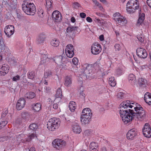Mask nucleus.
Here are the masks:
<instances>
[{
    "label": "nucleus",
    "mask_w": 151,
    "mask_h": 151,
    "mask_svg": "<svg viewBox=\"0 0 151 151\" xmlns=\"http://www.w3.org/2000/svg\"><path fill=\"white\" fill-rule=\"evenodd\" d=\"M33 0H24L22 4V10L27 14L34 15L36 12V9Z\"/></svg>",
    "instance_id": "1"
},
{
    "label": "nucleus",
    "mask_w": 151,
    "mask_h": 151,
    "mask_svg": "<svg viewBox=\"0 0 151 151\" xmlns=\"http://www.w3.org/2000/svg\"><path fill=\"white\" fill-rule=\"evenodd\" d=\"M134 109L135 112L132 110V112L131 113L133 119L135 118V120H142L145 118L146 116L145 111L140 105L134 107Z\"/></svg>",
    "instance_id": "2"
},
{
    "label": "nucleus",
    "mask_w": 151,
    "mask_h": 151,
    "mask_svg": "<svg viewBox=\"0 0 151 151\" xmlns=\"http://www.w3.org/2000/svg\"><path fill=\"white\" fill-rule=\"evenodd\" d=\"M60 123V121L59 118H51L47 122V128L50 131H54L59 128Z\"/></svg>",
    "instance_id": "3"
},
{
    "label": "nucleus",
    "mask_w": 151,
    "mask_h": 151,
    "mask_svg": "<svg viewBox=\"0 0 151 151\" xmlns=\"http://www.w3.org/2000/svg\"><path fill=\"white\" fill-rule=\"evenodd\" d=\"M132 112V110L129 109H120L119 111V113L122 120L124 122L127 124L132 121V118L131 113Z\"/></svg>",
    "instance_id": "4"
},
{
    "label": "nucleus",
    "mask_w": 151,
    "mask_h": 151,
    "mask_svg": "<svg viewBox=\"0 0 151 151\" xmlns=\"http://www.w3.org/2000/svg\"><path fill=\"white\" fill-rule=\"evenodd\" d=\"M114 19L119 25L123 26L127 23V21L126 18L122 16H121L118 13L114 14Z\"/></svg>",
    "instance_id": "5"
},
{
    "label": "nucleus",
    "mask_w": 151,
    "mask_h": 151,
    "mask_svg": "<svg viewBox=\"0 0 151 151\" xmlns=\"http://www.w3.org/2000/svg\"><path fill=\"white\" fill-rule=\"evenodd\" d=\"M52 144L54 148L59 150L65 145L66 142L62 139H57L53 140Z\"/></svg>",
    "instance_id": "6"
},
{
    "label": "nucleus",
    "mask_w": 151,
    "mask_h": 151,
    "mask_svg": "<svg viewBox=\"0 0 151 151\" xmlns=\"http://www.w3.org/2000/svg\"><path fill=\"white\" fill-rule=\"evenodd\" d=\"M142 132L143 134L145 137L148 138L151 137V129L148 123L145 124L142 129Z\"/></svg>",
    "instance_id": "7"
},
{
    "label": "nucleus",
    "mask_w": 151,
    "mask_h": 151,
    "mask_svg": "<svg viewBox=\"0 0 151 151\" xmlns=\"http://www.w3.org/2000/svg\"><path fill=\"white\" fill-rule=\"evenodd\" d=\"M136 52L137 55L140 58L144 59L147 57V52L143 48H138L136 50Z\"/></svg>",
    "instance_id": "8"
},
{
    "label": "nucleus",
    "mask_w": 151,
    "mask_h": 151,
    "mask_svg": "<svg viewBox=\"0 0 151 151\" xmlns=\"http://www.w3.org/2000/svg\"><path fill=\"white\" fill-rule=\"evenodd\" d=\"M91 48V52L93 55H96L99 54L101 50V45L96 43L93 44Z\"/></svg>",
    "instance_id": "9"
},
{
    "label": "nucleus",
    "mask_w": 151,
    "mask_h": 151,
    "mask_svg": "<svg viewBox=\"0 0 151 151\" xmlns=\"http://www.w3.org/2000/svg\"><path fill=\"white\" fill-rule=\"evenodd\" d=\"M134 104V103H132V101L129 100H127L123 102L120 105V108L121 109H127L128 108H132V107H134L132 105Z\"/></svg>",
    "instance_id": "10"
},
{
    "label": "nucleus",
    "mask_w": 151,
    "mask_h": 151,
    "mask_svg": "<svg viewBox=\"0 0 151 151\" xmlns=\"http://www.w3.org/2000/svg\"><path fill=\"white\" fill-rule=\"evenodd\" d=\"M14 30V27L13 25H9L5 27L4 32L8 37H10L13 34Z\"/></svg>",
    "instance_id": "11"
},
{
    "label": "nucleus",
    "mask_w": 151,
    "mask_h": 151,
    "mask_svg": "<svg viewBox=\"0 0 151 151\" xmlns=\"http://www.w3.org/2000/svg\"><path fill=\"white\" fill-rule=\"evenodd\" d=\"M52 17L54 22H59L62 19L61 14L58 11H55L53 12Z\"/></svg>",
    "instance_id": "12"
},
{
    "label": "nucleus",
    "mask_w": 151,
    "mask_h": 151,
    "mask_svg": "<svg viewBox=\"0 0 151 151\" xmlns=\"http://www.w3.org/2000/svg\"><path fill=\"white\" fill-rule=\"evenodd\" d=\"M137 132L134 129H132L128 131L127 134V138L128 139L132 140L137 136Z\"/></svg>",
    "instance_id": "13"
},
{
    "label": "nucleus",
    "mask_w": 151,
    "mask_h": 151,
    "mask_svg": "<svg viewBox=\"0 0 151 151\" xmlns=\"http://www.w3.org/2000/svg\"><path fill=\"white\" fill-rule=\"evenodd\" d=\"M25 101L23 99H20L18 101L16 105V108L17 110L22 109L25 105Z\"/></svg>",
    "instance_id": "14"
},
{
    "label": "nucleus",
    "mask_w": 151,
    "mask_h": 151,
    "mask_svg": "<svg viewBox=\"0 0 151 151\" xmlns=\"http://www.w3.org/2000/svg\"><path fill=\"white\" fill-rule=\"evenodd\" d=\"M8 66L4 64L0 67V75L1 76H4L6 74L9 72Z\"/></svg>",
    "instance_id": "15"
},
{
    "label": "nucleus",
    "mask_w": 151,
    "mask_h": 151,
    "mask_svg": "<svg viewBox=\"0 0 151 151\" xmlns=\"http://www.w3.org/2000/svg\"><path fill=\"white\" fill-rule=\"evenodd\" d=\"M138 9H139V11H141L139 6H135L134 7L130 5L127 6V11L129 13H133L136 10Z\"/></svg>",
    "instance_id": "16"
},
{
    "label": "nucleus",
    "mask_w": 151,
    "mask_h": 151,
    "mask_svg": "<svg viewBox=\"0 0 151 151\" xmlns=\"http://www.w3.org/2000/svg\"><path fill=\"white\" fill-rule=\"evenodd\" d=\"M144 99L146 102L149 105H151V94L148 92L145 94Z\"/></svg>",
    "instance_id": "17"
},
{
    "label": "nucleus",
    "mask_w": 151,
    "mask_h": 151,
    "mask_svg": "<svg viewBox=\"0 0 151 151\" xmlns=\"http://www.w3.org/2000/svg\"><path fill=\"white\" fill-rule=\"evenodd\" d=\"M46 38V37L45 34L43 33L40 34L37 38V43L39 44L43 43Z\"/></svg>",
    "instance_id": "18"
},
{
    "label": "nucleus",
    "mask_w": 151,
    "mask_h": 151,
    "mask_svg": "<svg viewBox=\"0 0 151 151\" xmlns=\"http://www.w3.org/2000/svg\"><path fill=\"white\" fill-rule=\"evenodd\" d=\"M54 60L58 65H61L63 62V58L62 56H55Z\"/></svg>",
    "instance_id": "19"
},
{
    "label": "nucleus",
    "mask_w": 151,
    "mask_h": 151,
    "mask_svg": "<svg viewBox=\"0 0 151 151\" xmlns=\"http://www.w3.org/2000/svg\"><path fill=\"white\" fill-rule=\"evenodd\" d=\"M73 132L76 134H79L81 129L80 127L77 124H74L73 126Z\"/></svg>",
    "instance_id": "20"
},
{
    "label": "nucleus",
    "mask_w": 151,
    "mask_h": 151,
    "mask_svg": "<svg viewBox=\"0 0 151 151\" xmlns=\"http://www.w3.org/2000/svg\"><path fill=\"white\" fill-rule=\"evenodd\" d=\"M41 59V63L42 64L47 63L50 60V58H48L47 54H42Z\"/></svg>",
    "instance_id": "21"
},
{
    "label": "nucleus",
    "mask_w": 151,
    "mask_h": 151,
    "mask_svg": "<svg viewBox=\"0 0 151 151\" xmlns=\"http://www.w3.org/2000/svg\"><path fill=\"white\" fill-rule=\"evenodd\" d=\"M137 0H129L127 2V6L128 5L134 7L135 6H139V4L137 3Z\"/></svg>",
    "instance_id": "22"
},
{
    "label": "nucleus",
    "mask_w": 151,
    "mask_h": 151,
    "mask_svg": "<svg viewBox=\"0 0 151 151\" xmlns=\"http://www.w3.org/2000/svg\"><path fill=\"white\" fill-rule=\"evenodd\" d=\"M147 81L145 79L141 78L139 79L138 84L140 86L145 87L147 84Z\"/></svg>",
    "instance_id": "23"
},
{
    "label": "nucleus",
    "mask_w": 151,
    "mask_h": 151,
    "mask_svg": "<svg viewBox=\"0 0 151 151\" xmlns=\"http://www.w3.org/2000/svg\"><path fill=\"white\" fill-rule=\"evenodd\" d=\"M128 78L129 82L132 84H134L136 82L135 76L133 74H129L128 76Z\"/></svg>",
    "instance_id": "24"
},
{
    "label": "nucleus",
    "mask_w": 151,
    "mask_h": 151,
    "mask_svg": "<svg viewBox=\"0 0 151 151\" xmlns=\"http://www.w3.org/2000/svg\"><path fill=\"white\" fill-rule=\"evenodd\" d=\"M35 95V94L34 92H29L26 93L25 96L27 99H31L34 98Z\"/></svg>",
    "instance_id": "25"
},
{
    "label": "nucleus",
    "mask_w": 151,
    "mask_h": 151,
    "mask_svg": "<svg viewBox=\"0 0 151 151\" xmlns=\"http://www.w3.org/2000/svg\"><path fill=\"white\" fill-rule=\"evenodd\" d=\"M71 78L70 76H67L66 77L65 81V85L67 86H70L72 83Z\"/></svg>",
    "instance_id": "26"
},
{
    "label": "nucleus",
    "mask_w": 151,
    "mask_h": 151,
    "mask_svg": "<svg viewBox=\"0 0 151 151\" xmlns=\"http://www.w3.org/2000/svg\"><path fill=\"white\" fill-rule=\"evenodd\" d=\"M76 103L73 101H70L69 104V107L72 112H73L76 109Z\"/></svg>",
    "instance_id": "27"
},
{
    "label": "nucleus",
    "mask_w": 151,
    "mask_h": 151,
    "mask_svg": "<svg viewBox=\"0 0 151 151\" xmlns=\"http://www.w3.org/2000/svg\"><path fill=\"white\" fill-rule=\"evenodd\" d=\"M41 105L40 104L37 103L33 105V110H34L35 112H38L41 109Z\"/></svg>",
    "instance_id": "28"
},
{
    "label": "nucleus",
    "mask_w": 151,
    "mask_h": 151,
    "mask_svg": "<svg viewBox=\"0 0 151 151\" xmlns=\"http://www.w3.org/2000/svg\"><path fill=\"white\" fill-rule=\"evenodd\" d=\"M81 122L82 124L84 125L87 124H89L91 119L87 118H84V117H81Z\"/></svg>",
    "instance_id": "29"
},
{
    "label": "nucleus",
    "mask_w": 151,
    "mask_h": 151,
    "mask_svg": "<svg viewBox=\"0 0 151 151\" xmlns=\"http://www.w3.org/2000/svg\"><path fill=\"white\" fill-rule=\"evenodd\" d=\"M50 44L53 47H57L59 45V42L57 39H54L52 40Z\"/></svg>",
    "instance_id": "30"
},
{
    "label": "nucleus",
    "mask_w": 151,
    "mask_h": 151,
    "mask_svg": "<svg viewBox=\"0 0 151 151\" xmlns=\"http://www.w3.org/2000/svg\"><path fill=\"white\" fill-rule=\"evenodd\" d=\"M78 27H77L69 26L67 28L66 31L68 33H70L73 32L75 30H77L78 29Z\"/></svg>",
    "instance_id": "31"
},
{
    "label": "nucleus",
    "mask_w": 151,
    "mask_h": 151,
    "mask_svg": "<svg viewBox=\"0 0 151 151\" xmlns=\"http://www.w3.org/2000/svg\"><path fill=\"white\" fill-rule=\"evenodd\" d=\"M108 83L112 87L114 86L116 84V83L114 80V78L112 77L109 78Z\"/></svg>",
    "instance_id": "32"
},
{
    "label": "nucleus",
    "mask_w": 151,
    "mask_h": 151,
    "mask_svg": "<svg viewBox=\"0 0 151 151\" xmlns=\"http://www.w3.org/2000/svg\"><path fill=\"white\" fill-rule=\"evenodd\" d=\"M145 15L144 13H142L141 14H139V17L138 19L137 24H142L145 19Z\"/></svg>",
    "instance_id": "33"
},
{
    "label": "nucleus",
    "mask_w": 151,
    "mask_h": 151,
    "mask_svg": "<svg viewBox=\"0 0 151 151\" xmlns=\"http://www.w3.org/2000/svg\"><path fill=\"white\" fill-rule=\"evenodd\" d=\"M82 114L86 115H92L91 110L88 108L84 109L82 111Z\"/></svg>",
    "instance_id": "34"
},
{
    "label": "nucleus",
    "mask_w": 151,
    "mask_h": 151,
    "mask_svg": "<svg viewBox=\"0 0 151 151\" xmlns=\"http://www.w3.org/2000/svg\"><path fill=\"white\" fill-rule=\"evenodd\" d=\"M90 149L93 150L94 149L95 150L96 148H98V146L97 143L95 142H92L90 143L89 145Z\"/></svg>",
    "instance_id": "35"
},
{
    "label": "nucleus",
    "mask_w": 151,
    "mask_h": 151,
    "mask_svg": "<svg viewBox=\"0 0 151 151\" xmlns=\"http://www.w3.org/2000/svg\"><path fill=\"white\" fill-rule=\"evenodd\" d=\"M124 70L122 68H119L117 69L116 72V74L118 76H120L123 73Z\"/></svg>",
    "instance_id": "36"
},
{
    "label": "nucleus",
    "mask_w": 151,
    "mask_h": 151,
    "mask_svg": "<svg viewBox=\"0 0 151 151\" xmlns=\"http://www.w3.org/2000/svg\"><path fill=\"white\" fill-rule=\"evenodd\" d=\"M65 52L67 56L70 58H72L74 55V51L68 50L65 51Z\"/></svg>",
    "instance_id": "37"
},
{
    "label": "nucleus",
    "mask_w": 151,
    "mask_h": 151,
    "mask_svg": "<svg viewBox=\"0 0 151 151\" xmlns=\"http://www.w3.org/2000/svg\"><path fill=\"white\" fill-rule=\"evenodd\" d=\"M52 72L50 70H46L44 73V77L45 78H47L49 76L52 75Z\"/></svg>",
    "instance_id": "38"
},
{
    "label": "nucleus",
    "mask_w": 151,
    "mask_h": 151,
    "mask_svg": "<svg viewBox=\"0 0 151 151\" xmlns=\"http://www.w3.org/2000/svg\"><path fill=\"white\" fill-rule=\"evenodd\" d=\"M35 73L34 71L29 72L27 73V76L28 78L33 79L35 77Z\"/></svg>",
    "instance_id": "39"
},
{
    "label": "nucleus",
    "mask_w": 151,
    "mask_h": 151,
    "mask_svg": "<svg viewBox=\"0 0 151 151\" xmlns=\"http://www.w3.org/2000/svg\"><path fill=\"white\" fill-rule=\"evenodd\" d=\"M62 96L61 89L60 88H58L57 91L55 95V97L56 98H60Z\"/></svg>",
    "instance_id": "40"
},
{
    "label": "nucleus",
    "mask_w": 151,
    "mask_h": 151,
    "mask_svg": "<svg viewBox=\"0 0 151 151\" xmlns=\"http://www.w3.org/2000/svg\"><path fill=\"white\" fill-rule=\"evenodd\" d=\"M37 125L35 123H33L30 124L29 126L30 129L33 130H35L38 128Z\"/></svg>",
    "instance_id": "41"
},
{
    "label": "nucleus",
    "mask_w": 151,
    "mask_h": 151,
    "mask_svg": "<svg viewBox=\"0 0 151 151\" xmlns=\"http://www.w3.org/2000/svg\"><path fill=\"white\" fill-rule=\"evenodd\" d=\"M21 116L23 119H26L28 118L29 114L27 112H23L21 113Z\"/></svg>",
    "instance_id": "42"
},
{
    "label": "nucleus",
    "mask_w": 151,
    "mask_h": 151,
    "mask_svg": "<svg viewBox=\"0 0 151 151\" xmlns=\"http://www.w3.org/2000/svg\"><path fill=\"white\" fill-rule=\"evenodd\" d=\"M69 50L70 51H74V48L73 46L69 44L66 47L65 49V51H67V50Z\"/></svg>",
    "instance_id": "43"
},
{
    "label": "nucleus",
    "mask_w": 151,
    "mask_h": 151,
    "mask_svg": "<svg viewBox=\"0 0 151 151\" xmlns=\"http://www.w3.org/2000/svg\"><path fill=\"white\" fill-rule=\"evenodd\" d=\"M43 11L42 9H39L37 12V14L40 17H42L44 16Z\"/></svg>",
    "instance_id": "44"
},
{
    "label": "nucleus",
    "mask_w": 151,
    "mask_h": 151,
    "mask_svg": "<svg viewBox=\"0 0 151 151\" xmlns=\"http://www.w3.org/2000/svg\"><path fill=\"white\" fill-rule=\"evenodd\" d=\"M73 7L76 9L81 7V5L78 2H75L73 4Z\"/></svg>",
    "instance_id": "45"
},
{
    "label": "nucleus",
    "mask_w": 151,
    "mask_h": 151,
    "mask_svg": "<svg viewBox=\"0 0 151 151\" xmlns=\"http://www.w3.org/2000/svg\"><path fill=\"white\" fill-rule=\"evenodd\" d=\"M144 37L142 35H138L137 36V38L140 42H142L144 41Z\"/></svg>",
    "instance_id": "46"
},
{
    "label": "nucleus",
    "mask_w": 151,
    "mask_h": 151,
    "mask_svg": "<svg viewBox=\"0 0 151 151\" xmlns=\"http://www.w3.org/2000/svg\"><path fill=\"white\" fill-rule=\"evenodd\" d=\"M52 3L50 0H47L46 1V6L48 9L50 8L51 6Z\"/></svg>",
    "instance_id": "47"
},
{
    "label": "nucleus",
    "mask_w": 151,
    "mask_h": 151,
    "mask_svg": "<svg viewBox=\"0 0 151 151\" xmlns=\"http://www.w3.org/2000/svg\"><path fill=\"white\" fill-rule=\"evenodd\" d=\"M90 67H91V66L90 65L87 64H85L84 65V68H85L84 72H85V73L88 72L87 71L89 70Z\"/></svg>",
    "instance_id": "48"
},
{
    "label": "nucleus",
    "mask_w": 151,
    "mask_h": 151,
    "mask_svg": "<svg viewBox=\"0 0 151 151\" xmlns=\"http://www.w3.org/2000/svg\"><path fill=\"white\" fill-rule=\"evenodd\" d=\"M8 139V137L2 136L0 137V142H2L6 141Z\"/></svg>",
    "instance_id": "49"
},
{
    "label": "nucleus",
    "mask_w": 151,
    "mask_h": 151,
    "mask_svg": "<svg viewBox=\"0 0 151 151\" xmlns=\"http://www.w3.org/2000/svg\"><path fill=\"white\" fill-rule=\"evenodd\" d=\"M44 91L47 93H49L50 92L51 88L49 87H47V86L45 87Z\"/></svg>",
    "instance_id": "50"
},
{
    "label": "nucleus",
    "mask_w": 151,
    "mask_h": 151,
    "mask_svg": "<svg viewBox=\"0 0 151 151\" xmlns=\"http://www.w3.org/2000/svg\"><path fill=\"white\" fill-rule=\"evenodd\" d=\"M72 62L74 65H77L78 62V60L77 58L76 57L74 58L72 60Z\"/></svg>",
    "instance_id": "51"
},
{
    "label": "nucleus",
    "mask_w": 151,
    "mask_h": 151,
    "mask_svg": "<svg viewBox=\"0 0 151 151\" xmlns=\"http://www.w3.org/2000/svg\"><path fill=\"white\" fill-rule=\"evenodd\" d=\"M115 48L116 50H121V47L120 45L119 44H116L115 45Z\"/></svg>",
    "instance_id": "52"
},
{
    "label": "nucleus",
    "mask_w": 151,
    "mask_h": 151,
    "mask_svg": "<svg viewBox=\"0 0 151 151\" xmlns=\"http://www.w3.org/2000/svg\"><path fill=\"white\" fill-rule=\"evenodd\" d=\"M80 90V94L81 96H82L83 97L85 94H84L83 93V88L82 86H81L80 87V89H79Z\"/></svg>",
    "instance_id": "53"
},
{
    "label": "nucleus",
    "mask_w": 151,
    "mask_h": 151,
    "mask_svg": "<svg viewBox=\"0 0 151 151\" xmlns=\"http://www.w3.org/2000/svg\"><path fill=\"white\" fill-rule=\"evenodd\" d=\"M20 76L18 75L14 77L13 78L12 80L13 81H16L17 80H19L20 79Z\"/></svg>",
    "instance_id": "54"
},
{
    "label": "nucleus",
    "mask_w": 151,
    "mask_h": 151,
    "mask_svg": "<svg viewBox=\"0 0 151 151\" xmlns=\"http://www.w3.org/2000/svg\"><path fill=\"white\" fill-rule=\"evenodd\" d=\"M7 123V122L6 121H4L0 122V124L2 128L4 127Z\"/></svg>",
    "instance_id": "55"
},
{
    "label": "nucleus",
    "mask_w": 151,
    "mask_h": 151,
    "mask_svg": "<svg viewBox=\"0 0 151 151\" xmlns=\"http://www.w3.org/2000/svg\"><path fill=\"white\" fill-rule=\"evenodd\" d=\"M92 115H86L82 114L81 117H84V118H87L89 119H91Z\"/></svg>",
    "instance_id": "56"
},
{
    "label": "nucleus",
    "mask_w": 151,
    "mask_h": 151,
    "mask_svg": "<svg viewBox=\"0 0 151 151\" xmlns=\"http://www.w3.org/2000/svg\"><path fill=\"white\" fill-rule=\"evenodd\" d=\"M8 0H4L2 2V5L4 6H7L8 5Z\"/></svg>",
    "instance_id": "57"
},
{
    "label": "nucleus",
    "mask_w": 151,
    "mask_h": 151,
    "mask_svg": "<svg viewBox=\"0 0 151 151\" xmlns=\"http://www.w3.org/2000/svg\"><path fill=\"white\" fill-rule=\"evenodd\" d=\"M123 96L124 94L122 92L119 93L117 95V97L120 99L122 98L123 97Z\"/></svg>",
    "instance_id": "58"
},
{
    "label": "nucleus",
    "mask_w": 151,
    "mask_h": 151,
    "mask_svg": "<svg viewBox=\"0 0 151 151\" xmlns=\"http://www.w3.org/2000/svg\"><path fill=\"white\" fill-rule=\"evenodd\" d=\"M7 113L8 111L7 110H5L4 111H3L1 114V117H4L5 116Z\"/></svg>",
    "instance_id": "59"
},
{
    "label": "nucleus",
    "mask_w": 151,
    "mask_h": 151,
    "mask_svg": "<svg viewBox=\"0 0 151 151\" xmlns=\"http://www.w3.org/2000/svg\"><path fill=\"white\" fill-rule=\"evenodd\" d=\"M80 15L81 17L83 18H85L86 17V14L83 12L81 13L80 14Z\"/></svg>",
    "instance_id": "60"
},
{
    "label": "nucleus",
    "mask_w": 151,
    "mask_h": 151,
    "mask_svg": "<svg viewBox=\"0 0 151 151\" xmlns=\"http://www.w3.org/2000/svg\"><path fill=\"white\" fill-rule=\"evenodd\" d=\"M58 107V105L57 103L54 104L53 105V108L54 109H57Z\"/></svg>",
    "instance_id": "61"
},
{
    "label": "nucleus",
    "mask_w": 151,
    "mask_h": 151,
    "mask_svg": "<svg viewBox=\"0 0 151 151\" xmlns=\"http://www.w3.org/2000/svg\"><path fill=\"white\" fill-rule=\"evenodd\" d=\"M86 20L89 22H91L92 21V19L89 17H87L86 18Z\"/></svg>",
    "instance_id": "62"
},
{
    "label": "nucleus",
    "mask_w": 151,
    "mask_h": 151,
    "mask_svg": "<svg viewBox=\"0 0 151 151\" xmlns=\"http://www.w3.org/2000/svg\"><path fill=\"white\" fill-rule=\"evenodd\" d=\"M35 136V134H30L29 137V139H30V141L31 139H32Z\"/></svg>",
    "instance_id": "63"
},
{
    "label": "nucleus",
    "mask_w": 151,
    "mask_h": 151,
    "mask_svg": "<svg viewBox=\"0 0 151 151\" xmlns=\"http://www.w3.org/2000/svg\"><path fill=\"white\" fill-rule=\"evenodd\" d=\"M99 39L101 41H103L104 40V35H101L99 36Z\"/></svg>",
    "instance_id": "64"
}]
</instances>
